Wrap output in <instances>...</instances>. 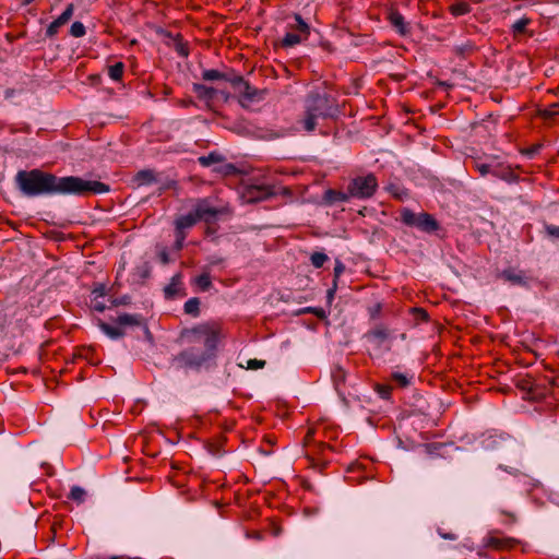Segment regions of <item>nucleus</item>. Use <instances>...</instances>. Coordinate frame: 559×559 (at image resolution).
Masks as SVG:
<instances>
[{
    "label": "nucleus",
    "instance_id": "0eeeda50",
    "mask_svg": "<svg viewBox=\"0 0 559 559\" xmlns=\"http://www.w3.org/2000/svg\"><path fill=\"white\" fill-rule=\"evenodd\" d=\"M294 23H289V32L282 38V46L285 48L294 47L306 40L310 35V26L304 21L300 14L293 15Z\"/></svg>",
    "mask_w": 559,
    "mask_h": 559
},
{
    "label": "nucleus",
    "instance_id": "20e7f679",
    "mask_svg": "<svg viewBox=\"0 0 559 559\" xmlns=\"http://www.w3.org/2000/svg\"><path fill=\"white\" fill-rule=\"evenodd\" d=\"M314 432L309 429L305 436L304 444L307 448L306 459L313 468H318L322 472L330 463V453L334 451V448L324 442L311 444Z\"/></svg>",
    "mask_w": 559,
    "mask_h": 559
},
{
    "label": "nucleus",
    "instance_id": "a878e982",
    "mask_svg": "<svg viewBox=\"0 0 559 559\" xmlns=\"http://www.w3.org/2000/svg\"><path fill=\"white\" fill-rule=\"evenodd\" d=\"M532 23V20L524 16L516 22H514L511 26V32L514 38H518L521 35L527 33V26Z\"/></svg>",
    "mask_w": 559,
    "mask_h": 559
},
{
    "label": "nucleus",
    "instance_id": "a18cd8bd",
    "mask_svg": "<svg viewBox=\"0 0 559 559\" xmlns=\"http://www.w3.org/2000/svg\"><path fill=\"white\" fill-rule=\"evenodd\" d=\"M413 312L416 317V319L418 320H421V321H427L428 320V313L425 309L423 308H413Z\"/></svg>",
    "mask_w": 559,
    "mask_h": 559
},
{
    "label": "nucleus",
    "instance_id": "9b49d317",
    "mask_svg": "<svg viewBox=\"0 0 559 559\" xmlns=\"http://www.w3.org/2000/svg\"><path fill=\"white\" fill-rule=\"evenodd\" d=\"M73 12H74V5L72 3H70L66 8V10L55 21H52L49 24V26L46 29V36L49 38L56 36L59 32V28L61 26H63L64 24H67L71 20Z\"/></svg>",
    "mask_w": 559,
    "mask_h": 559
},
{
    "label": "nucleus",
    "instance_id": "72a5a7b5",
    "mask_svg": "<svg viewBox=\"0 0 559 559\" xmlns=\"http://www.w3.org/2000/svg\"><path fill=\"white\" fill-rule=\"evenodd\" d=\"M85 495L86 492L83 488L79 486H73L69 493V499L82 503L84 501Z\"/></svg>",
    "mask_w": 559,
    "mask_h": 559
},
{
    "label": "nucleus",
    "instance_id": "c03bdc74",
    "mask_svg": "<svg viewBox=\"0 0 559 559\" xmlns=\"http://www.w3.org/2000/svg\"><path fill=\"white\" fill-rule=\"evenodd\" d=\"M546 234L552 238H559V226L545 225Z\"/></svg>",
    "mask_w": 559,
    "mask_h": 559
},
{
    "label": "nucleus",
    "instance_id": "f257e3e1",
    "mask_svg": "<svg viewBox=\"0 0 559 559\" xmlns=\"http://www.w3.org/2000/svg\"><path fill=\"white\" fill-rule=\"evenodd\" d=\"M15 185L20 192L28 198L39 195H90L109 192L108 185L97 180H85L76 176L58 177L38 168L19 170Z\"/></svg>",
    "mask_w": 559,
    "mask_h": 559
},
{
    "label": "nucleus",
    "instance_id": "4c0bfd02",
    "mask_svg": "<svg viewBox=\"0 0 559 559\" xmlns=\"http://www.w3.org/2000/svg\"><path fill=\"white\" fill-rule=\"evenodd\" d=\"M474 168L480 174V176H486L491 174L492 164L479 163L477 160L474 162Z\"/></svg>",
    "mask_w": 559,
    "mask_h": 559
},
{
    "label": "nucleus",
    "instance_id": "c756f323",
    "mask_svg": "<svg viewBox=\"0 0 559 559\" xmlns=\"http://www.w3.org/2000/svg\"><path fill=\"white\" fill-rule=\"evenodd\" d=\"M198 160L201 166L209 167L213 164L223 162V157H222V155H219L215 152H212L209 155L200 156Z\"/></svg>",
    "mask_w": 559,
    "mask_h": 559
},
{
    "label": "nucleus",
    "instance_id": "5701e85b",
    "mask_svg": "<svg viewBox=\"0 0 559 559\" xmlns=\"http://www.w3.org/2000/svg\"><path fill=\"white\" fill-rule=\"evenodd\" d=\"M198 218L194 214V212H190L186 215H182L180 217H178L176 221H175V227L177 229H189L191 227H193L197 223H198Z\"/></svg>",
    "mask_w": 559,
    "mask_h": 559
},
{
    "label": "nucleus",
    "instance_id": "4468645a",
    "mask_svg": "<svg viewBox=\"0 0 559 559\" xmlns=\"http://www.w3.org/2000/svg\"><path fill=\"white\" fill-rule=\"evenodd\" d=\"M366 338L380 346L390 337V331L383 324H379L366 333Z\"/></svg>",
    "mask_w": 559,
    "mask_h": 559
},
{
    "label": "nucleus",
    "instance_id": "a211bd4d",
    "mask_svg": "<svg viewBox=\"0 0 559 559\" xmlns=\"http://www.w3.org/2000/svg\"><path fill=\"white\" fill-rule=\"evenodd\" d=\"M389 21L391 25L401 35H406L409 32L407 23L404 21V16L396 10H393L389 14Z\"/></svg>",
    "mask_w": 559,
    "mask_h": 559
},
{
    "label": "nucleus",
    "instance_id": "49530a36",
    "mask_svg": "<svg viewBox=\"0 0 559 559\" xmlns=\"http://www.w3.org/2000/svg\"><path fill=\"white\" fill-rule=\"evenodd\" d=\"M381 309H382L381 304H376L372 307H369L368 311H369L370 318H372V319L378 318L380 316Z\"/></svg>",
    "mask_w": 559,
    "mask_h": 559
},
{
    "label": "nucleus",
    "instance_id": "423d86ee",
    "mask_svg": "<svg viewBox=\"0 0 559 559\" xmlns=\"http://www.w3.org/2000/svg\"><path fill=\"white\" fill-rule=\"evenodd\" d=\"M349 194L355 199L371 198L378 189V180L373 174L353 178L348 185Z\"/></svg>",
    "mask_w": 559,
    "mask_h": 559
},
{
    "label": "nucleus",
    "instance_id": "6e6552de",
    "mask_svg": "<svg viewBox=\"0 0 559 559\" xmlns=\"http://www.w3.org/2000/svg\"><path fill=\"white\" fill-rule=\"evenodd\" d=\"M275 195L272 186L269 185H249L241 192V198L247 203H257Z\"/></svg>",
    "mask_w": 559,
    "mask_h": 559
},
{
    "label": "nucleus",
    "instance_id": "3c124183",
    "mask_svg": "<svg viewBox=\"0 0 559 559\" xmlns=\"http://www.w3.org/2000/svg\"><path fill=\"white\" fill-rule=\"evenodd\" d=\"M175 235H176V239L177 240H186V237H187V234H186V230L183 229H177L175 227Z\"/></svg>",
    "mask_w": 559,
    "mask_h": 559
},
{
    "label": "nucleus",
    "instance_id": "864d4df0",
    "mask_svg": "<svg viewBox=\"0 0 559 559\" xmlns=\"http://www.w3.org/2000/svg\"><path fill=\"white\" fill-rule=\"evenodd\" d=\"M185 241L183 240H175L174 249L177 251H180L183 248Z\"/></svg>",
    "mask_w": 559,
    "mask_h": 559
},
{
    "label": "nucleus",
    "instance_id": "13d9d810",
    "mask_svg": "<svg viewBox=\"0 0 559 559\" xmlns=\"http://www.w3.org/2000/svg\"><path fill=\"white\" fill-rule=\"evenodd\" d=\"M34 0H22V5H28L33 2Z\"/></svg>",
    "mask_w": 559,
    "mask_h": 559
},
{
    "label": "nucleus",
    "instance_id": "052dcab7",
    "mask_svg": "<svg viewBox=\"0 0 559 559\" xmlns=\"http://www.w3.org/2000/svg\"><path fill=\"white\" fill-rule=\"evenodd\" d=\"M512 518V522H515V516L513 514H509Z\"/></svg>",
    "mask_w": 559,
    "mask_h": 559
},
{
    "label": "nucleus",
    "instance_id": "a19ab883",
    "mask_svg": "<svg viewBox=\"0 0 559 559\" xmlns=\"http://www.w3.org/2000/svg\"><path fill=\"white\" fill-rule=\"evenodd\" d=\"M344 270H345V265L341 261L337 260L335 263V266H334V280H333L334 286H337L338 277L344 272Z\"/></svg>",
    "mask_w": 559,
    "mask_h": 559
},
{
    "label": "nucleus",
    "instance_id": "cd10ccee",
    "mask_svg": "<svg viewBox=\"0 0 559 559\" xmlns=\"http://www.w3.org/2000/svg\"><path fill=\"white\" fill-rule=\"evenodd\" d=\"M202 79L204 81L224 80V81H228V82H230V80H231L225 73H223L216 69L204 70L202 72Z\"/></svg>",
    "mask_w": 559,
    "mask_h": 559
},
{
    "label": "nucleus",
    "instance_id": "2f4dec72",
    "mask_svg": "<svg viewBox=\"0 0 559 559\" xmlns=\"http://www.w3.org/2000/svg\"><path fill=\"white\" fill-rule=\"evenodd\" d=\"M194 283L203 292L209 290L212 286V281L209 273H202L197 276Z\"/></svg>",
    "mask_w": 559,
    "mask_h": 559
},
{
    "label": "nucleus",
    "instance_id": "7c9ffc66",
    "mask_svg": "<svg viewBox=\"0 0 559 559\" xmlns=\"http://www.w3.org/2000/svg\"><path fill=\"white\" fill-rule=\"evenodd\" d=\"M124 71V64L122 62H116L108 68V75L114 81H120Z\"/></svg>",
    "mask_w": 559,
    "mask_h": 559
},
{
    "label": "nucleus",
    "instance_id": "37998d69",
    "mask_svg": "<svg viewBox=\"0 0 559 559\" xmlns=\"http://www.w3.org/2000/svg\"><path fill=\"white\" fill-rule=\"evenodd\" d=\"M91 308L97 312H103L106 309V306L103 301L98 300V298H93L91 300Z\"/></svg>",
    "mask_w": 559,
    "mask_h": 559
},
{
    "label": "nucleus",
    "instance_id": "f3484780",
    "mask_svg": "<svg viewBox=\"0 0 559 559\" xmlns=\"http://www.w3.org/2000/svg\"><path fill=\"white\" fill-rule=\"evenodd\" d=\"M194 214L198 218V221H201V219H204V221H209L211 217H215L217 216L221 211L215 209V207H212V206H209L207 204H205V202H200L195 209H194Z\"/></svg>",
    "mask_w": 559,
    "mask_h": 559
},
{
    "label": "nucleus",
    "instance_id": "58836bf2",
    "mask_svg": "<svg viewBox=\"0 0 559 559\" xmlns=\"http://www.w3.org/2000/svg\"><path fill=\"white\" fill-rule=\"evenodd\" d=\"M94 349L92 347H82L78 349V356L94 364Z\"/></svg>",
    "mask_w": 559,
    "mask_h": 559
},
{
    "label": "nucleus",
    "instance_id": "c9c22d12",
    "mask_svg": "<svg viewBox=\"0 0 559 559\" xmlns=\"http://www.w3.org/2000/svg\"><path fill=\"white\" fill-rule=\"evenodd\" d=\"M391 379L401 388H406L409 384L407 376L401 372H393Z\"/></svg>",
    "mask_w": 559,
    "mask_h": 559
},
{
    "label": "nucleus",
    "instance_id": "aec40b11",
    "mask_svg": "<svg viewBox=\"0 0 559 559\" xmlns=\"http://www.w3.org/2000/svg\"><path fill=\"white\" fill-rule=\"evenodd\" d=\"M192 91L194 92L199 99L207 102L212 100L217 93V91L214 87L206 86L200 83H193Z\"/></svg>",
    "mask_w": 559,
    "mask_h": 559
},
{
    "label": "nucleus",
    "instance_id": "6e6d98bb",
    "mask_svg": "<svg viewBox=\"0 0 559 559\" xmlns=\"http://www.w3.org/2000/svg\"><path fill=\"white\" fill-rule=\"evenodd\" d=\"M336 288H337V286L333 285V287L328 290V297L329 298H333Z\"/></svg>",
    "mask_w": 559,
    "mask_h": 559
},
{
    "label": "nucleus",
    "instance_id": "9d476101",
    "mask_svg": "<svg viewBox=\"0 0 559 559\" xmlns=\"http://www.w3.org/2000/svg\"><path fill=\"white\" fill-rule=\"evenodd\" d=\"M519 540L512 537H500L496 533L488 535L485 539V546L496 550H508L514 548Z\"/></svg>",
    "mask_w": 559,
    "mask_h": 559
},
{
    "label": "nucleus",
    "instance_id": "8fccbe9b",
    "mask_svg": "<svg viewBox=\"0 0 559 559\" xmlns=\"http://www.w3.org/2000/svg\"><path fill=\"white\" fill-rule=\"evenodd\" d=\"M219 171L224 173L225 175H231L236 173V167L233 164H226Z\"/></svg>",
    "mask_w": 559,
    "mask_h": 559
},
{
    "label": "nucleus",
    "instance_id": "ddd939ff",
    "mask_svg": "<svg viewBox=\"0 0 559 559\" xmlns=\"http://www.w3.org/2000/svg\"><path fill=\"white\" fill-rule=\"evenodd\" d=\"M491 175L508 182H515L519 179L510 166L499 163L492 165Z\"/></svg>",
    "mask_w": 559,
    "mask_h": 559
},
{
    "label": "nucleus",
    "instance_id": "f03ea898",
    "mask_svg": "<svg viewBox=\"0 0 559 559\" xmlns=\"http://www.w3.org/2000/svg\"><path fill=\"white\" fill-rule=\"evenodd\" d=\"M219 325L216 323H202L192 329L185 330L182 338L189 344L174 357L177 368L200 371L214 364L219 340Z\"/></svg>",
    "mask_w": 559,
    "mask_h": 559
},
{
    "label": "nucleus",
    "instance_id": "ea45409f",
    "mask_svg": "<svg viewBox=\"0 0 559 559\" xmlns=\"http://www.w3.org/2000/svg\"><path fill=\"white\" fill-rule=\"evenodd\" d=\"M542 144H533L530 147L521 150V153L530 158L534 157L542 148Z\"/></svg>",
    "mask_w": 559,
    "mask_h": 559
},
{
    "label": "nucleus",
    "instance_id": "7ed1b4c3",
    "mask_svg": "<svg viewBox=\"0 0 559 559\" xmlns=\"http://www.w3.org/2000/svg\"><path fill=\"white\" fill-rule=\"evenodd\" d=\"M334 99L328 94L313 93L307 98L306 115L301 120L306 131L311 132L317 127L319 118H328L333 116Z\"/></svg>",
    "mask_w": 559,
    "mask_h": 559
},
{
    "label": "nucleus",
    "instance_id": "e433bc0d",
    "mask_svg": "<svg viewBox=\"0 0 559 559\" xmlns=\"http://www.w3.org/2000/svg\"><path fill=\"white\" fill-rule=\"evenodd\" d=\"M377 393L384 400H389L392 393V386L390 384H377Z\"/></svg>",
    "mask_w": 559,
    "mask_h": 559
},
{
    "label": "nucleus",
    "instance_id": "f8f14e48",
    "mask_svg": "<svg viewBox=\"0 0 559 559\" xmlns=\"http://www.w3.org/2000/svg\"><path fill=\"white\" fill-rule=\"evenodd\" d=\"M115 322L122 329L124 326H143L148 332L145 320L141 314L123 313L118 316Z\"/></svg>",
    "mask_w": 559,
    "mask_h": 559
},
{
    "label": "nucleus",
    "instance_id": "603ef678",
    "mask_svg": "<svg viewBox=\"0 0 559 559\" xmlns=\"http://www.w3.org/2000/svg\"><path fill=\"white\" fill-rule=\"evenodd\" d=\"M158 257H159V260H160V262L163 264H168L169 263V255H168V252L166 250L160 251Z\"/></svg>",
    "mask_w": 559,
    "mask_h": 559
},
{
    "label": "nucleus",
    "instance_id": "f704fd0d",
    "mask_svg": "<svg viewBox=\"0 0 559 559\" xmlns=\"http://www.w3.org/2000/svg\"><path fill=\"white\" fill-rule=\"evenodd\" d=\"M85 33H86L85 26L81 22H74L70 27V34L73 37H76V38L82 37L85 35Z\"/></svg>",
    "mask_w": 559,
    "mask_h": 559
},
{
    "label": "nucleus",
    "instance_id": "473e14b6",
    "mask_svg": "<svg viewBox=\"0 0 559 559\" xmlns=\"http://www.w3.org/2000/svg\"><path fill=\"white\" fill-rule=\"evenodd\" d=\"M329 260L328 255L323 252H313L310 257L311 264L319 269Z\"/></svg>",
    "mask_w": 559,
    "mask_h": 559
},
{
    "label": "nucleus",
    "instance_id": "bb28decb",
    "mask_svg": "<svg viewBox=\"0 0 559 559\" xmlns=\"http://www.w3.org/2000/svg\"><path fill=\"white\" fill-rule=\"evenodd\" d=\"M559 115V102L538 110V116L544 120H551Z\"/></svg>",
    "mask_w": 559,
    "mask_h": 559
},
{
    "label": "nucleus",
    "instance_id": "393cba45",
    "mask_svg": "<svg viewBox=\"0 0 559 559\" xmlns=\"http://www.w3.org/2000/svg\"><path fill=\"white\" fill-rule=\"evenodd\" d=\"M472 7L466 1H455L449 5V12L454 16L459 17L471 13Z\"/></svg>",
    "mask_w": 559,
    "mask_h": 559
},
{
    "label": "nucleus",
    "instance_id": "412c9836",
    "mask_svg": "<svg viewBox=\"0 0 559 559\" xmlns=\"http://www.w3.org/2000/svg\"><path fill=\"white\" fill-rule=\"evenodd\" d=\"M477 46L475 45L474 41L472 40H467L461 45H456L454 48H453V52L460 57V58H463V59H466L468 57H471L472 55H474L476 51H477Z\"/></svg>",
    "mask_w": 559,
    "mask_h": 559
},
{
    "label": "nucleus",
    "instance_id": "de8ad7c7",
    "mask_svg": "<svg viewBox=\"0 0 559 559\" xmlns=\"http://www.w3.org/2000/svg\"><path fill=\"white\" fill-rule=\"evenodd\" d=\"M95 295L94 298L104 297L106 295V287L104 284H98L92 292Z\"/></svg>",
    "mask_w": 559,
    "mask_h": 559
},
{
    "label": "nucleus",
    "instance_id": "79ce46f5",
    "mask_svg": "<svg viewBox=\"0 0 559 559\" xmlns=\"http://www.w3.org/2000/svg\"><path fill=\"white\" fill-rule=\"evenodd\" d=\"M264 366H265V360H260V359L253 358V359H249L247 361L248 369L257 370V369L263 368Z\"/></svg>",
    "mask_w": 559,
    "mask_h": 559
},
{
    "label": "nucleus",
    "instance_id": "b1692460",
    "mask_svg": "<svg viewBox=\"0 0 559 559\" xmlns=\"http://www.w3.org/2000/svg\"><path fill=\"white\" fill-rule=\"evenodd\" d=\"M99 328L107 336H109L112 340L121 338L126 334L124 330L120 325L115 326L100 321Z\"/></svg>",
    "mask_w": 559,
    "mask_h": 559
},
{
    "label": "nucleus",
    "instance_id": "bf43d9fd",
    "mask_svg": "<svg viewBox=\"0 0 559 559\" xmlns=\"http://www.w3.org/2000/svg\"><path fill=\"white\" fill-rule=\"evenodd\" d=\"M442 536H443L444 538H449V539H454V538H455V537H454V535H452V534H447V535L444 534V535H442Z\"/></svg>",
    "mask_w": 559,
    "mask_h": 559
},
{
    "label": "nucleus",
    "instance_id": "1a4fd4ad",
    "mask_svg": "<svg viewBox=\"0 0 559 559\" xmlns=\"http://www.w3.org/2000/svg\"><path fill=\"white\" fill-rule=\"evenodd\" d=\"M230 83L239 92L243 100L252 103L257 99L259 91L245 81L242 76L236 75L230 80Z\"/></svg>",
    "mask_w": 559,
    "mask_h": 559
},
{
    "label": "nucleus",
    "instance_id": "c85d7f7f",
    "mask_svg": "<svg viewBox=\"0 0 559 559\" xmlns=\"http://www.w3.org/2000/svg\"><path fill=\"white\" fill-rule=\"evenodd\" d=\"M183 310L187 314L199 317L200 314V300L197 297L190 298L185 302Z\"/></svg>",
    "mask_w": 559,
    "mask_h": 559
},
{
    "label": "nucleus",
    "instance_id": "6ab92c4d",
    "mask_svg": "<svg viewBox=\"0 0 559 559\" xmlns=\"http://www.w3.org/2000/svg\"><path fill=\"white\" fill-rule=\"evenodd\" d=\"M182 285L181 274H175L170 283L164 288V296L166 299H174L180 292Z\"/></svg>",
    "mask_w": 559,
    "mask_h": 559
},
{
    "label": "nucleus",
    "instance_id": "5fc2aeb1",
    "mask_svg": "<svg viewBox=\"0 0 559 559\" xmlns=\"http://www.w3.org/2000/svg\"><path fill=\"white\" fill-rule=\"evenodd\" d=\"M312 313L316 314L319 318H323L324 317V310L322 308H314Z\"/></svg>",
    "mask_w": 559,
    "mask_h": 559
},
{
    "label": "nucleus",
    "instance_id": "dca6fc26",
    "mask_svg": "<svg viewBox=\"0 0 559 559\" xmlns=\"http://www.w3.org/2000/svg\"><path fill=\"white\" fill-rule=\"evenodd\" d=\"M353 198L349 194L348 189L344 191H338L334 189H329L324 192L323 200L326 204H335V203H344L349 201Z\"/></svg>",
    "mask_w": 559,
    "mask_h": 559
},
{
    "label": "nucleus",
    "instance_id": "09e8293b",
    "mask_svg": "<svg viewBox=\"0 0 559 559\" xmlns=\"http://www.w3.org/2000/svg\"><path fill=\"white\" fill-rule=\"evenodd\" d=\"M176 50L181 57H188L189 55V49L185 44H178Z\"/></svg>",
    "mask_w": 559,
    "mask_h": 559
},
{
    "label": "nucleus",
    "instance_id": "39448f33",
    "mask_svg": "<svg viewBox=\"0 0 559 559\" xmlns=\"http://www.w3.org/2000/svg\"><path fill=\"white\" fill-rule=\"evenodd\" d=\"M401 222L408 227H416L419 230L431 234L439 229L438 221L429 213H415L408 207H404L400 212Z\"/></svg>",
    "mask_w": 559,
    "mask_h": 559
},
{
    "label": "nucleus",
    "instance_id": "4d7b16f0",
    "mask_svg": "<svg viewBox=\"0 0 559 559\" xmlns=\"http://www.w3.org/2000/svg\"><path fill=\"white\" fill-rule=\"evenodd\" d=\"M313 307H308V308H305L304 310H301L300 312L301 313H312L313 312Z\"/></svg>",
    "mask_w": 559,
    "mask_h": 559
},
{
    "label": "nucleus",
    "instance_id": "4be33fe9",
    "mask_svg": "<svg viewBox=\"0 0 559 559\" xmlns=\"http://www.w3.org/2000/svg\"><path fill=\"white\" fill-rule=\"evenodd\" d=\"M133 181L138 186H150L157 181L154 170L143 169L135 174Z\"/></svg>",
    "mask_w": 559,
    "mask_h": 559
},
{
    "label": "nucleus",
    "instance_id": "680f3d73",
    "mask_svg": "<svg viewBox=\"0 0 559 559\" xmlns=\"http://www.w3.org/2000/svg\"><path fill=\"white\" fill-rule=\"evenodd\" d=\"M557 356H558V358H559V350L557 352Z\"/></svg>",
    "mask_w": 559,
    "mask_h": 559
},
{
    "label": "nucleus",
    "instance_id": "2eb2a0df",
    "mask_svg": "<svg viewBox=\"0 0 559 559\" xmlns=\"http://www.w3.org/2000/svg\"><path fill=\"white\" fill-rule=\"evenodd\" d=\"M500 277L511 283L512 285L527 286L528 284L527 277L525 276L524 272H516L513 269L503 270L502 273L500 274Z\"/></svg>",
    "mask_w": 559,
    "mask_h": 559
}]
</instances>
